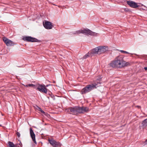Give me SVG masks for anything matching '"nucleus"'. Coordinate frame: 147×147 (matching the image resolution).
<instances>
[{
    "label": "nucleus",
    "mask_w": 147,
    "mask_h": 147,
    "mask_svg": "<svg viewBox=\"0 0 147 147\" xmlns=\"http://www.w3.org/2000/svg\"><path fill=\"white\" fill-rule=\"evenodd\" d=\"M117 50H118V51H120L122 53H124L125 52V51H123V50H118V49H117Z\"/></svg>",
    "instance_id": "obj_21"
},
{
    "label": "nucleus",
    "mask_w": 147,
    "mask_h": 147,
    "mask_svg": "<svg viewBox=\"0 0 147 147\" xmlns=\"http://www.w3.org/2000/svg\"><path fill=\"white\" fill-rule=\"evenodd\" d=\"M50 85H51L50 84H49V85H47L46 86V87H48Z\"/></svg>",
    "instance_id": "obj_26"
},
{
    "label": "nucleus",
    "mask_w": 147,
    "mask_h": 147,
    "mask_svg": "<svg viewBox=\"0 0 147 147\" xmlns=\"http://www.w3.org/2000/svg\"><path fill=\"white\" fill-rule=\"evenodd\" d=\"M142 124L143 126H147V119H145L143 121Z\"/></svg>",
    "instance_id": "obj_17"
},
{
    "label": "nucleus",
    "mask_w": 147,
    "mask_h": 147,
    "mask_svg": "<svg viewBox=\"0 0 147 147\" xmlns=\"http://www.w3.org/2000/svg\"><path fill=\"white\" fill-rule=\"evenodd\" d=\"M30 135L33 142L34 143L36 144V142L35 140V135L32 128H30Z\"/></svg>",
    "instance_id": "obj_12"
},
{
    "label": "nucleus",
    "mask_w": 147,
    "mask_h": 147,
    "mask_svg": "<svg viewBox=\"0 0 147 147\" xmlns=\"http://www.w3.org/2000/svg\"><path fill=\"white\" fill-rule=\"evenodd\" d=\"M49 95H50V96L52 97V98H53V97H54V96L51 93H50V94H49Z\"/></svg>",
    "instance_id": "obj_20"
},
{
    "label": "nucleus",
    "mask_w": 147,
    "mask_h": 147,
    "mask_svg": "<svg viewBox=\"0 0 147 147\" xmlns=\"http://www.w3.org/2000/svg\"><path fill=\"white\" fill-rule=\"evenodd\" d=\"M100 80H97L93 83L87 85L81 90L80 92L81 94H85L90 92L94 89L96 88L97 87L100 86L101 83L100 82Z\"/></svg>",
    "instance_id": "obj_1"
},
{
    "label": "nucleus",
    "mask_w": 147,
    "mask_h": 147,
    "mask_svg": "<svg viewBox=\"0 0 147 147\" xmlns=\"http://www.w3.org/2000/svg\"><path fill=\"white\" fill-rule=\"evenodd\" d=\"M144 69L146 71H147V67H144Z\"/></svg>",
    "instance_id": "obj_23"
},
{
    "label": "nucleus",
    "mask_w": 147,
    "mask_h": 147,
    "mask_svg": "<svg viewBox=\"0 0 147 147\" xmlns=\"http://www.w3.org/2000/svg\"><path fill=\"white\" fill-rule=\"evenodd\" d=\"M129 62H126L123 59V58L121 56L117 57L115 59L112 61L109 64H129Z\"/></svg>",
    "instance_id": "obj_3"
},
{
    "label": "nucleus",
    "mask_w": 147,
    "mask_h": 147,
    "mask_svg": "<svg viewBox=\"0 0 147 147\" xmlns=\"http://www.w3.org/2000/svg\"><path fill=\"white\" fill-rule=\"evenodd\" d=\"M3 40L7 46H13L15 44L13 42L5 37H3Z\"/></svg>",
    "instance_id": "obj_9"
},
{
    "label": "nucleus",
    "mask_w": 147,
    "mask_h": 147,
    "mask_svg": "<svg viewBox=\"0 0 147 147\" xmlns=\"http://www.w3.org/2000/svg\"><path fill=\"white\" fill-rule=\"evenodd\" d=\"M94 55L93 53L92 52V50L88 52V53L86 54L83 57V58L84 59H85L88 57H92Z\"/></svg>",
    "instance_id": "obj_15"
},
{
    "label": "nucleus",
    "mask_w": 147,
    "mask_h": 147,
    "mask_svg": "<svg viewBox=\"0 0 147 147\" xmlns=\"http://www.w3.org/2000/svg\"><path fill=\"white\" fill-rule=\"evenodd\" d=\"M28 86L29 87H33L35 88H36V86L35 85H34V84H28Z\"/></svg>",
    "instance_id": "obj_18"
},
{
    "label": "nucleus",
    "mask_w": 147,
    "mask_h": 147,
    "mask_svg": "<svg viewBox=\"0 0 147 147\" xmlns=\"http://www.w3.org/2000/svg\"><path fill=\"white\" fill-rule=\"evenodd\" d=\"M16 134L19 138L20 137V133L19 132H17L16 133Z\"/></svg>",
    "instance_id": "obj_19"
},
{
    "label": "nucleus",
    "mask_w": 147,
    "mask_h": 147,
    "mask_svg": "<svg viewBox=\"0 0 147 147\" xmlns=\"http://www.w3.org/2000/svg\"><path fill=\"white\" fill-rule=\"evenodd\" d=\"M124 10L126 11H129V9L127 8H125L124 9Z\"/></svg>",
    "instance_id": "obj_22"
},
{
    "label": "nucleus",
    "mask_w": 147,
    "mask_h": 147,
    "mask_svg": "<svg viewBox=\"0 0 147 147\" xmlns=\"http://www.w3.org/2000/svg\"><path fill=\"white\" fill-rule=\"evenodd\" d=\"M19 145H20V146H21V145H22V143H21V142H20V143L19 144Z\"/></svg>",
    "instance_id": "obj_27"
},
{
    "label": "nucleus",
    "mask_w": 147,
    "mask_h": 147,
    "mask_svg": "<svg viewBox=\"0 0 147 147\" xmlns=\"http://www.w3.org/2000/svg\"><path fill=\"white\" fill-rule=\"evenodd\" d=\"M147 142V139L145 141V143Z\"/></svg>",
    "instance_id": "obj_28"
},
{
    "label": "nucleus",
    "mask_w": 147,
    "mask_h": 147,
    "mask_svg": "<svg viewBox=\"0 0 147 147\" xmlns=\"http://www.w3.org/2000/svg\"><path fill=\"white\" fill-rule=\"evenodd\" d=\"M23 40L25 41L28 42H40V41L36 38L30 36L24 37Z\"/></svg>",
    "instance_id": "obj_7"
},
{
    "label": "nucleus",
    "mask_w": 147,
    "mask_h": 147,
    "mask_svg": "<svg viewBox=\"0 0 147 147\" xmlns=\"http://www.w3.org/2000/svg\"><path fill=\"white\" fill-rule=\"evenodd\" d=\"M36 87V89L40 92L45 94L47 93L48 89L46 88L45 85L38 84Z\"/></svg>",
    "instance_id": "obj_6"
},
{
    "label": "nucleus",
    "mask_w": 147,
    "mask_h": 147,
    "mask_svg": "<svg viewBox=\"0 0 147 147\" xmlns=\"http://www.w3.org/2000/svg\"><path fill=\"white\" fill-rule=\"evenodd\" d=\"M53 83H55V81H53Z\"/></svg>",
    "instance_id": "obj_29"
},
{
    "label": "nucleus",
    "mask_w": 147,
    "mask_h": 147,
    "mask_svg": "<svg viewBox=\"0 0 147 147\" xmlns=\"http://www.w3.org/2000/svg\"><path fill=\"white\" fill-rule=\"evenodd\" d=\"M43 25L44 27L47 29H51L53 27L51 23L48 21L46 22L45 23H43Z\"/></svg>",
    "instance_id": "obj_11"
},
{
    "label": "nucleus",
    "mask_w": 147,
    "mask_h": 147,
    "mask_svg": "<svg viewBox=\"0 0 147 147\" xmlns=\"http://www.w3.org/2000/svg\"><path fill=\"white\" fill-rule=\"evenodd\" d=\"M110 67L115 68H121L127 66V65H109Z\"/></svg>",
    "instance_id": "obj_13"
},
{
    "label": "nucleus",
    "mask_w": 147,
    "mask_h": 147,
    "mask_svg": "<svg viewBox=\"0 0 147 147\" xmlns=\"http://www.w3.org/2000/svg\"><path fill=\"white\" fill-rule=\"evenodd\" d=\"M35 109L36 110L40 111V113L44 114L45 116H47L48 115H49L48 114L45 113L37 105H36V107H35Z\"/></svg>",
    "instance_id": "obj_14"
},
{
    "label": "nucleus",
    "mask_w": 147,
    "mask_h": 147,
    "mask_svg": "<svg viewBox=\"0 0 147 147\" xmlns=\"http://www.w3.org/2000/svg\"><path fill=\"white\" fill-rule=\"evenodd\" d=\"M81 107L82 108V113L88 112L89 111V109L87 107Z\"/></svg>",
    "instance_id": "obj_16"
},
{
    "label": "nucleus",
    "mask_w": 147,
    "mask_h": 147,
    "mask_svg": "<svg viewBox=\"0 0 147 147\" xmlns=\"http://www.w3.org/2000/svg\"><path fill=\"white\" fill-rule=\"evenodd\" d=\"M69 109L71 113L74 115H77L82 113V108L81 107L76 106L74 107H70Z\"/></svg>",
    "instance_id": "obj_5"
},
{
    "label": "nucleus",
    "mask_w": 147,
    "mask_h": 147,
    "mask_svg": "<svg viewBox=\"0 0 147 147\" xmlns=\"http://www.w3.org/2000/svg\"><path fill=\"white\" fill-rule=\"evenodd\" d=\"M108 50L107 47L100 46L97 47L92 50V52L95 54H100L104 53Z\"/></svg>",
    "instance_id": "obj_2"
},
{
    "label": "nucleus",
    "mask_w": 147,
    "mask_h": 147,
    "mask_svg": "<svg viewBox=\"0 0 147 147\" xmlns=\"http://www.w3.org/2000/svg\"><path fill=\"white\" fill-rule=\"evenodd\" d=\"M127 3L130 7L133 8H136L140 6V3H137L131 1H127Z\"/></svg>",
    "instance_id": "obj_8"
},
{
    "label": "nucleus",
    "mask_w": 147,
    "mask_h": 147,
    "mask_svg": "<svg viewBox=\"0 0 147 147\" xmlns=\"http://www.w3.org/2000/svg\"><path fill=\"white\" fill-rule=\"evenodd\" d=\"M138 107H140V106H138Z\"/></svg>",
    "instance_id": "obj_30"
},
{
    "label": "nucleus",
    "mask_w": 147,
    "mask_h": 147,
    "mask_svg": "<svg viewBox=\"0 0 147 147\" xmlns=\"http://www.w3.org/2000/svg\"><path fill=\"white\" fill-rule=\"evenodd\" d=\"M24 86L25 87H28V84L26 85H24Z\"/></svg>",
    "instance_id": "obj_25"
},
{
    "label": "nucleus",
    "mask_w": 147,
    "mask_h": 147,
    "mask_svg": "<svg viewBox=\"0 0 147 147\" xmlns=\"http://www.w3.org/2000/svg\"><path fill=\"white\" fill-rule=\"evenodd\" d=\"M48 141L50 144L53 147L60 146L61 144L59 142H56L53 139H49Z\"/></svg>",
    "instance_id": "obj_10"
},
{
    "label": "nucleus",
    "mask_w": 147,
    "mask_h": 147,
    "mask_svg": "<svg viewBox=\"0 0 147 147\" xmlns=\"http://www.w3.org/2000/svg\"><path fill=\"white\" fill-rule=\"evenodd\" d=\"M124 53H126V54H129V53H128V52L126 51H125Z\"/></svg>",
    "instance_id": "obj_24"
},
{
    "label": "nucleus",
    "mask_w": 147,
    "mask_h": 147,
    "mask_svg": "<svg viewBox=\"0 0 147 147\" xmlns=\"http://www.w3.org/2000/svg\"><path fill=\"white\" fill-rule=\"evenodd\" d=\"M80 33H82L86 35H89L94 36H97L98 33L92 32L88 29H84L83 30H80L76 31V33L75 34H78Z\"/></svg>",
    "instance_id": "obj_4"
}]
</instances>
